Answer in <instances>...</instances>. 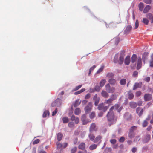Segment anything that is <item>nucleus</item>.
Returning <instances> with one entry per match:
<instances>
[{
	"label": "nucleus",
	"mask_w": 153,
	"mask_h": 153,
	"mask_svg": "<svg viewBox=\"0 0 153 153\" xmlns=\"http://www.w3.org/2000/svg\"><path fill=\"white\" fill-rule=\"evenodd\" d=\"M125 51L123 50L121 51V53H120V56L119 58V60H118V55H116L114 56V62L115 63H118L119 65L122 64L124 62V55Z\"/></svg>",
	"instance_id": "f257e3e1"
},
{
	"label": "nucleus",
	"mask_w": 153,
	"mask_h": 153,
	"mask_svg": "<svg viewBox=\"0 0 153 153\" xmlns=\"http://www.w3.org/2000/svg\"><path fill=\"white\" fill-rule=\"evenodd\" d=\"M107 118V120L109 122H111V123L109 124V126H111L112 124H114L115 123L117 120V118L114 119V113L113 112L110 111L108 112L106 115Z\"/></svg>",
	"instance_id": "f03ea898"
},
{
	"label": "nucleus",
	"mask_w": 153,
	"mask_h": 153,
	"mask_svg": "<svg viewBox=\"0 0 153 153\" xmlns=\"http://www.w3.org/2000/svg\"><path fill=\"white\" fill-rule=\"evenodd\" d=\"M108 108V106H105L103 103L100 104L98 105L97 108L99 110H102L103 112H105Z\"/></svg>",
	"instance_id": "7ed1b4c3"
},
{
	"label": "nucleus",
	"mask_w": 153,
	"mask_h": 153,
	"mask_svg": "<svg viewBox=\"0 0 153 153\" xmlns=\"http://www.w3.org/2000/svg\"><path fill=\"white\" fill-rule=\"evenodd\" d=\"M142 66V59L140 56L137 57V67L136 69L138 70L140 69Z\"/></svg>",
	"instance_id": "20e7f679"
},
{
	"label": "nucleus",
	"mask_w": 153,
	"mask_h": 153,
	"mask_svg": "<svg viewBox=\"0 0 153 153\" xmlns=\"http://www.w3.org/2000/svg\"><path fill=\"white\" fill-rule=\"evenodd\" d=\"M105 89L108 93H113L114 92L115 89L114 87L111 88L109 84H107L105 85Z\"/></svg>",
	"instance_id": "39448f33"
},
{
	"label": "nucleus",
	"mask_w": 153,
	"mask_h": 153,
	"mask_svg": "<svg viewBox=\"0 0 153 153\" xmlns=\"http://www.w3.org/2000/svg\"><path fill=\"white\" fill-rule=\"evenodd\" d=\"M92 105L91 102H89L85 108V112L86 114L89 112L92 109Z\"/></svg>",
	"instance_id": "423d86ee"
},
{
	"label": "nucleus",
	"mask_w": 153,
	"mask_h": 153,
	"mask_svg": "<svg viewBox=\"0 0 153 153\" xmlns=\"http://www.w3.org/2000/svg\"><path fill=\"white\" fill-rule=\"evenodd\" d=\"M151 139V135L149 134H146L144 135L142 139L143 142L144 143L148 142Z\"/></svg>",
	"instance_id": "0eeeda50"
},
{
	"label": "nucleus",
	"mask_w": 153,
	"mask_h": 153,
	"mask_svg": "<svg viewBox=\"0 0 153 153\" xmlns=\"http://www.w3.org/2000/svg\"><path fill=\"white\" fill-rule=\"evenodd\" d=\"M97 128L96 127L95 123H92L89 128V131L90 132H92L93 131H96L97 130Z\"/></svg>",
	"instance_id": "6e6552de"
},
{
	"label": "nucleus",
	"mask_w": 153,
	"mask_h": 153,
	"mask_svg": "<svg viewBox=\"0 0 153 153\" xmlns=\"http://www.w3.org/2000/svg\"><path fill=\"white\" fill-rule=\"evenodd\" d=\"M143 109L140 107H137L136 109V112L138 114L139 117L141 116L143 113Z\"/></svg>",
	"instance_id": "1a4fd4ad"
},
{
	"label": "nucleus",
	"mask_w": 153,
	"mask_h": 153,
	"mask_svg": "<svg viewBox=\"0 0 153 153\" xmlns=\"http://www.w3.org/2000/svg\"><path fill=\"white\" fill-rule=\"evenodd\" d=\"M150 119V116L148 115L146 120H145L142 123V125L143 127H146L148 124V121Z\"/></svg>",
	"instance_id": "9d476101"
},
{
	"label": "nucleus",
	"mask_w": 153,
	"mask_h": 153,
	"mask_svg": "<svg viewBox=\"0 0 153 153\" xmlns=\"http://www.w3.org/2000/svg\"><path fill=\"white\" fill-rule=\"evenodd\" d=\"M78 148L79 149H80L82 150H85V151L87 152L86 150H85L86 149V144L83 142L81 143L78 146Z\"/></svg>",
	"instance_id": "9b49d317"
},
{
	"label": "nucleus",
	"mask_w": 153,
	"mask_h": 153,
	"mask_svg": "<svg viewBox=\"0 0 153 153\" xmlns=\"http://www.w3.org/2000/svg\"><path fill=\"white\" fill-rule=\"evenodd\" d=\"M124 119L127 120H131L132 119L131 115L128 112L126 113L124 115Z\"/></svg>",
	"instance_id": "f8f14e48"
},
{
	"label": "nucleus",
	"mask_w": 153,
	"mask_h": 153,
	"mask_svg": "<svg viewBox=\"0 0 153 153\" xmlns=\"http://www.w3.org/2000/svg\"><path fill=\"white\" fill-rule=\"evenodd\" d=\"M152 98V95L149 94H146L144 96V100L146 101H150L151 100Z\"/></svg>",
	"instance_id": "ddd939ff"
},
{
	"label": "nucleus",
	"mask_w": 153,
	"mask_h": 153,
	"mask_svg": "<svg viewBox=\"0 0 153 153\" xmlns=\"http://www.w3.org/2000/svg\"><path fill=\"white\" fill-rule=\"evenodd\" d=\"M70 120L71 121H74L75 123L76 124H77L79 123V119L78 117H76L74 115H72L71 117Z\"/></svg>",
	"instance_id": "4468645a"
},
{
	"label": "nucleus",
	"mask_w": 153,
	"mask_h": 153,
	"mask_svg": "<svg viewBox=\"0 0 153 153\" xmlns=\"http://www.w3.org/2000/svg\"><path fill=\"white\" fill-rule=\"evenodd\" d=\"M149 53L147 52H144L142 56V59L143 62L145 63V61L148 58V56Z\"/></svg>",
	"instance_id": "2eb2a0df"
},
{
	"label": "nucleus",
	"mask_w": 153,
	"mask_h": 153,
	"mask_svg": "<svg viewBox=\"0 0 153 153\" xmlns=\"http://www.w3.org/2000/svg\"><path fill=\"white\" fill-rule=\"evenodd\" d=\"M132 28V27L131 25H128L127 26L125 30H124V33L126 34H128L131 31Z\"/></svg>",
	"instance_id": "dca6fc26"
},
{
	"label": "nucleus",
	"mask_w": 153,
	"mask_h": 153,
	"mask_svg": "<svg viewBox=\"0 0 153 153\" xmlns=\"http://www.w3.org/2000/svg\"><path fill=\"white\" fill-rule=\"evenodd\" d=\"M130 57L129 56H127L125 58L124 61V63L126 65H129L130 62Z\"/></svg>",
	"instance_id": "f3484780"
},
{
	"label": "nucleus",
	"mask_w": 153,
	"mask_h": 153,
	"mask_svg": "<svg viewBox=\"0 0 153 153\" xmlns=\"http://www.w3.org/2000/svg\"><path fill=\"white\" fill-rule=\"evenodd\" d=\"M120 105L118 104H116L114 106L115 109L117 110V111L119 112H120L123 108L122 107H120Z\"/></svg>",
	"instance_id": "a211bd4d"
},
{
	"label": "nucleus",
	"mask_w": 153,
	"mask_h": 153,
	"mask_svg": "<svg viewBox=\"0 0 153 153\" xmlns=\"http://www.w3.org/2000/svg\"><path fill=\"white\" fill-rule=\"evenodd\" d=\"M142 85V82H139V83H135L134 85L133 88V90H135L137 88H140Z\"/></svg>",
	"instance_id": "6ab92c4d"
},
{
	"label": "nucleus",
	"mask_w": 153,
	"mask_h": 153,
	"mask_svg": "<svg viewBox=\"0 0 153 153\" xmlns=\"http://www.w3.org/2000/svg\"><path fill=\"white\" fill-rule=\"evenodd\" d=\"M101 94L105 98H107L109 97V94L105 91H102L101 93Z\"/></svg>",
	"instance_id": "aec40b11"
},
{
	"label": "nucleus",
	"mask_w": 153,
	"mask_h": 153,
	"mask_svg": "<svg viewBox=\"0 0 153 153\" xmlns=\"http://www.w3.org/2000/svg\"><path fill=\"white\" fill-rule=\"evenodd\" d=\"M97 146V144H92L89 146V149L90 150L92 151L96 149Z\"/></svg>",
	"instance_id": "412c9836"
},
{
	"label": "nucleus",
	"mask_w": 153,
	"mask_h": 153,
	"mask_svg": "<svg viewBox=\"0 0 153 153\" xmlns=\"http://www.w3.org/2000/svg\"><path fill=\"white\" fill-rule=\"evenodd\" d=\"M128 98L129 100H131L133 98L134 95L131 91H129L128 93Z\"/></svg>",
	"instance_id": "4be33fe9"
},
{
	"label": "nucleus",
	"mask_w": 153,
	"mask_h": 153,
	"mask_svg": "<svg viewBox=\"0 0 153 153\" xmlns=\"http://www.w3.org/2000/svg\"><path fill=\"white\" fill-rule=\"evenodd\" d=\"M151 8V7L149 5H146L145 7L144 8L143 12L144 13H148L149 11L150 10Z\"/></svg>",
	"instance_id": "5701e85b"
},
{
	"label": "nucleus",
	"mask_w": 153,
	"mask_h": 153,
	"mask_svg": "<svg viewBox=\"0 0 153 153\" xmlns=\"http://www.w3.org/2000/svg\"><path fill=\"white\" fill-rule=\"evenodd\" d=\"M129 105L131 108H135L137 107V104L134 102H131L129 103Z\"/></svg>",
	"instance_id": "b1692460"
},
{
	"label": "nucleus",
	"mask_w": 153,
	"mask_h": 153,
	"mask_svg": "<svg viewBox=\"0 0 153 153\" xmlns=\"http://www.w3.org/2000/svg\"><path fill=\"white\" fill-rule=\"evenodd\" d=\"M137 56L135 54H133L131 58V61L132 63H134L136 61V59L137 60Z\"/></svg>",
	"instance_id": "393cba45"
},
{
	"label": "nucleus",
	"mask_w": 153,
	"mask_h": 153,
	"mask_svg": "<svg viewBox=\"0 0 153 153\" xmlns=\"http://www.w3.org/2000/svg\"><path fill=\"white\" fill-rule=\"evenodd\" d=\"M63 134L61 133H58L57 134V139L58 141H61L63 137Z\"/></svg>",
	"instance_id": "a878e982"
},
{
	"label": "nucleus",
	"mask_w": 153,
	"mask_h": 153,
	"mask_svg": "<svg viewBox=\"0 0 153 153\" xmlns=\"http://www.w3.org/2000/svg\"><path fill=\"white\" fill-rule=\"evenodd\" d=\"M68 126L70 128L74 129L75 127V124L74 122H70L68 124Z\"/></svg>",
	"instance_id": "bb28decb"
},
{
	"label": "nucleus",
	"mask_w": 153,
	"mask_h": 153,
	"mask_svg": "<svg viewBox=\"0 0 153 153\" xmlns=\"http://www.w3.org/2000/svg\"><path fill=\"white\" fill-rule=\"evenodd\" d=\"M60 100V99L57 98L56 100L52 103L51 105V106L53 107L57 106L58 102Z\"/></svg>",
	"instance_id": "cd10ccee"
},
{
	"label": "nucleus",
	"mask_w": 153,
	"mask_h": 153,
	"mask_svg": "<svg viewBox=\"0 0 153 153\" xmlns=\"http://www.w3.org/2000/svg\"><path fill=\"white\" fill-rule=\"evenodd\" d=\"M151 60L149 61V66L150 67H153V53L152 54L151 56Z\"/></svg>",
	"instance_id": "c85d7f7f"
},
{
	"label": "nucleus",
	"mask_w": 153,
	"mask_h": 153,
	"mask_svg": "<svg viewBox=\"0 0 153 153\" xmlns=\"http://www.w3.org/2000/svg\"><path fill=\"white\" fill-rule=\"evenodd\" d=\"M135 133L132 131H129L128 134V137L130 138H133L135 136Z\"/></svg>",
	"instance_id": "c756f323"
},
{
	"label": "nucleus",
	"mask_w": 153,
	"mask_h": 153,
	"mask_svg": "<svg viewBox=\"0 0 153 153\" xmlns=\"http://www.w3.org/2000/svg\"><path fill=\"white\" fill-rule=\"evenodd\" d=\"M101 138L102 137L100 135H98L95 138L94 142L95 143H97L100 141Z\"/></svg>",
	"instance_id": "7c9ffc66"
},
{
	"label": "nucleus",
	"mask_w": 153,
	"mask_h": 153,
	"mask_svg": "<svg viewBox=\"0 0 153 153\" xmlns=\"http://www.w3.org/2000/svg\"><path fill=\"white\" fill-rule=\"evenodd\" d=\"M62 120L64 123H67L69 121L68 118V117H63V118H62Z\"/></svg>",
	"instance_id": "2f4dec72"
},
{
	"label": "nucleus",
	"mask_w": 153,
	"mask_h": 153,
	"mask_svg": "<svg viewBox=\"0 0 153 153\" xmlns=\"http://www.w3.org/2000/svg\"><path fill=\"white\" fill-rule=\"evenodd\" d=\"M81 112V110L79 108H76L75 110L74 113L76 115H79Z\"/></svg>",
	"instance_id": "473e14b6"
},
{
	"label": "nucleus",
	"mask_w": 153,
	"mask_h": 153,
	"mask_svg": "<svg viewBox=\"0 0 153 153\" xmlns=\"http://www.w3.org/2000/svg\"><path fill=\"white\" fill-rule=\"evenodd\" d=\"M116 80L115 79L111 78L109 79L108 82L111 84L112 85H114L116 83Z\"/></svg>",
	"instance_id": "72a5a7b5"
},
{
	"label": "nucleus",
	"mask_w": 153,
	"mask_h": 153,
	"mask_svg": "<svg viewBox=\"0 0 153 153\" xmlns=\"http://www.w3.org/2000/svg\"><path fill=\"white\" fill-rule=\"evenodd\" d=\"M80 102L79 101V100H76L73 104V105L74 107H76L79 105Z\"/></svg>",
	"instance_id": "f704fd0d"
},
{
	"label": "nucleus",
	"mask_w": 153,
	"mask_h": 153,
	"mask_svg": "<svg viewBox=\"0 0 153 153\" xmlns=\"http://www.w3.org/2000/svg\"><path fill=\"white\" fill-rule=\"evenodd\" d=\"M89 138L90 140L91 141H93L94 140L95 137V136L92 134H90L88 135Z\"/></svg>",
	"instance_id": "c9c22d12"
},
{
	"label": "nucleus",
	"mask_w": 153,
	"mask_h": 153,
	"mask_svg": "<svg viewBox=\"0 0 153 153\" xmlns=\"http://www.w3.org/2000/svg\"><path fill=\"white\" fill-rule=\"evenodd\" d=\"M106 82V80L105 79L102 80L100 83V87H102L105 85Z\"/></svg>",
	"instance_id": "e433bc0d"
},
{
	"label": "nucleus",
	"mask_w": 153,
	"mask_h": 153,
	"mask_svg": "<svg viewBox=\"0 0 153 153\" xmlns=\"http://www.w3.org/2000/svg\"><path fill=\"white\" fill-rule=\"evenodd\" d=\"M137 126H133L130 128L129 130V131H132L133 132H134V131L136 130L137 129Z\"/></svg>",
	"instance_id": "4c0bfd02"
},
{
	"label": "nucleus",
	"mask_w": 153,
	"mask_h": 153,
	"mask_svg": "<svg viewBox=\"0 0 153 153\" xmlns=\"http://www.w3.org/2000/svg\"><path fill=\"white\" fill-rule=\"evenodd\" d=\"M85 89L82 88V89H81V90L75 92L74 94L77 95V94H81V93H82V92L84 91H85Z\"/></svg>",
	"instance_id": "58836bf2"
},
{
	"label": "nucleus",
	"mask_w": 153,
	"mask_h": 153,
	"mask_svg": "<svg viewBox=\"0 0 153 153\" xmlns=\"http://www.w3.org/2000/svg\"><path fill=\"white\" fill-rule=\"evenodd\" d=\"M143 7L144 5L143 3L140 2L139 5V10L140 11H142L143 10Z\"/></svg>",
	"instance_id": "ea45409f"
},
{
	"label": "nucleus",
	"mask_w": 153,
	"mask_h": 153,
	"mask_svg": "<svg viewBox=\"0 0 153 153\" xmlns=\"http://www.w3.org/2000/svg\"><path fill=\"white\" fill-rule=\"evenodd\" d=\"M126 79H121L120 81V83L121 85H124L126 84Z\"/></svg>",
	"instance_id": "a19ab883"
},
{
	"label": "nucleus",
	"mask_w": 153,
	"mask_h": 153,
	"mask_svg": "<svg viewBox=\"0 0 153 153\" xmlns=\"http://www.w3.org/2000/svg\"><path fill=\"white\" fill-rule=\"evenodd\" d=\"M142 22L146 25H147L149 23V21L148 19L146 18H143V19Z\"/></svg>",
	"instance_id": "79ce46f5"
},
{
	"label": "nucleus",
	"mask_w": 153,
	"mask_h": 153,
	"mask_svg": "<svg viewBox=\"0 0 153 153\" xmlns=\"http://www.w3.org/2000/svg\"><path fill=\"white\" fill-rule=\"evenodd\" d=\"M138 74V72L137 71H134L132 74V76L136 78L137 77Z\"/></svg>",
	"instance_id": "37998d69"
},
{
	"label": "nucleus",
	"mask_w": 153,
	"mask_h": 153,
	"mask_svg": "<svg viewBox=\"0 0 153 153\" xmlns=\"http://www.w3.org/2000/svg\"><path fill=\"white\" fill-rule=\"evenodd\" d=\"M49 112L48 111H45L44 112L43 114V117H46L47 115H49Z\"/></svg>",
	"instance_id": "c03bdc74"
},
{
	"label": "nucleus",
	"mask_w": 153,
	"mask_h": 153,
	"mask_svg": "<svg viewBox=\"0 0 153 153\" xmlns=\"http://www.w3.org/2000/svg\"><path fill=\"white\" fill-rule=\"evenodd\" d=\"M77 150V147H74L71 150V153H75Z\"/></svg>",
	"instance_id": "a18cd8bd"
},
{
	"label": "nucleus",
	"mask_w": 153,
	"mask_h": 153,
	"mask_svg": "<svg viewBox=\"0 0 153 153\" xmlns=\"http://www.w3.org/2000/svg\"><path fill=\"white\" fill-rule=\"evenodd\" d=\"M117 98V96L116 95L112 94L111 96V98H110L111 100L112 101L116 100Z\"/></svg>",
	"instance_id": "49530a36"
},
{
	"label": "nucleus",
	"mask_w": 153,
	"mask_h": 153,
	"mask_svg": "<svg viewBox=\"0 0 153 153\" xmlns=\"http://www.w3.org/2000/svg\"><path fill=\"white\" fill-rule=\"evenodd\" d=\"M112 101L109 98L108 100H105V103L107 104H109L112 102Z\"/></svg>",
	"instance_id": "de8ad7c7"
},
{
	"label": "nucleus",
	"mask_w": 153,
	"mask_h": 153,
	"mask_svg": "<svg viewBox=\"0 0 153 153\" xmlns=\"http://www.w3.org/2000/svg\"><path fill=\"white\" fill-rule=\"evenodd\" d=\"M148 16H149V18L151 19V23H153V16H152V15L151 13H149L148 14Z\"/></svg>",
	"instance_id": "09e8293b"
},
{
	"label": "nucleus",
	"mask_w": 153,
	"mask_h": 153,
	"mask_svg": "<svg viewBox=\"0 0 153 153\" xmlns=\"http://www.w3.org/2000/svg\"><path fill=\"white\" fill-rule=\"evenodd\" d=\"M104 67V65L101 66V67L97 71V73H99L101 72L103 69Z\"/></svg>",
	"instance_id": "8fccbe9b"
},
{
	"label": "nucleus",
	"mask_w": 153,
	"mask_h": 153,
	"mask_svg": "<svg viewBox=\"0 0 153 153\" xmlns=\"http://www.w3.org/2000/svg\"><path fill=\"white\" fill-rule=\"evenodd\" d=\"M82 85H80L79 86H76L73 90L74 91H76L78 89H79L80 88L82 87Z\"/></svg>",
	"instance_id": "3c124183"
},
{
	"label": "nucleus",
	"mask_w": 153,
	"mask_h": 153,
	"mask_svg": "<svg viewBox=\"0 0 153 153\" xmlns=\"http://www.w3.org/2000/svg\"><path fill=\"white\" fill-rule=\"evenodd\" d=\"M95 113L94 112H93L90 114L89 117L90 118L93 119L95 117Z\"/></svg>",
	"instance_id": "603ef678"
},
{
	"label": "nucleus",
	"mask_w": 153,
	"mask_h": 153,
	"mask_svg": "<svg viewBox=\"0 0 153 153\" xmlns=\"http://www.w3.org/2000/svg\"><path fill=\"white\" fill-rule=\"evenodd\" d=\"M57 148L59 149L63 147V145L60 143H57Z\"/></svg>",
	"instance_id": "864d4df0"
},
{
	"label": "nucleus",
	"mask_w": 153,
	"mask_h": 153,
	"mask_svg": "<svg viewBox=\"0 0 153 153\" xmlns=\"http://www.w3.org/2000/svg\"><path fill=\"white\" fill-rule=\"evenodd\" d=\"M143 1L144 3L148 4H150L152 2V0H143Z\"/></svg>",
	"instance_id": "5fc2aeb1"
},
{
	"label": "nucleus",
	"mask_w": 153,
	"mask_h": 153,
	"mask_svg": "<svg viewBox=\"0 0 153 153\" xmlns=\"http://www.w3.org/2000/svg\"><path fill=\"white\" fill-rule=\"evenodd\" d=\"M139 26V22L138 20L137 19L136 20L135 24V29H137Z\"/></svg>",
	"instance_id": "6e6d98bb"
},
{
	"label": "nucleus",
	"mask_w": 153,
	"mask_h": 153,
	"mask_svg": "<svg viewBox=\"0 0 153 153\" xmlns=\"http://www.w3.org/2000/svg\"><path fill=\"white\" fill-rule=\"evenodd\" d=\"M100 100V98H97V99L94 100L95 101L94 105L95 106H97L98 105L99 102Z\"/></svg>",
	"instance_id": "4d7b16f0"
},
{
	"label": "nucleus",
	"mask_w": 153,
	"mask_h": 153,
	"mask_svg": "<svg viewBox=\"0 0 153 153\" xmlns=\"http://www.w3.org/2000/svg\"><path fill=\"white\" fill-rule=\"evenodd\" d=\"M86 118V115L85 114H83L81 118V120L82 121H84V120H85Z\"/></svg>",
	"instance_id": "13d9d810"
},
{
	"label": "nucleus",
	"mask_w": 153,
	"mask_h": 153,
	"mask_svg": "<svg viewBox=\"0 0 153 153\" xmlns=\"http://www.w3.org/2000/svg\"><path fill=\"white\" fill-rule=\"evenodd\" d=\"M110 143L112 144H115L116 142V140L115 139H112L110 140Z\"/></svg>",
	"instance_id": "bf43d9fd"
},
{
	"label": "nucleus",
	"mask_w": 153,
	"mask_h": 153,
	"mask_svg": "<svg viewBox=\"0 0 153 153\" xmlns=\"http://www.w3.org/2000/svg\"><path fill=\"white\" fill-rule=\"evenodd\" d=\"M140 136H137L135 137V138L134 139V141H139L140 140Z\"/></svg>",
	"instance_id": "052dcab7"
},
{
	"label": "nucleus",
	"mask_w": 153,
	"mask_h": 153,
	"mask_svg": "<svg viewBox=\"0 0 153 153\" xmlns=\"http://www.w3.org/2000/svg\"><path fill=\"white\" fill-rule=\"evenodd\" d=\"M125 140V138L124 137H122L119 140V141L120 142L122 143Z\"/></svg>",
	"instance_id": "680f3d73"
},
{
	"label": "nucleus",
	"mask_w": 153,
	"mask_h": 153,
	"mask_svg": "<svg viewBox=\"0 0 153 153\" xmlns=\"http://www.w3.org/2000/svg\"><path fill=\"white\" fill-rule=\"evenodd\" d=\"M150 79L149 77L147 76L144 79V80L147 82H149L150 81Z\"/></svg>",
	"instance_id": "e2e57ef3"
},
{
	"label": "nucleus",
	"mask_w": 153,
	"mask_h": 153,
	"mask_svg": "<svg viewBox=\"0 0 153 153\" xmlns=\"http://www.w3.org/2000/svg\"><path fill=\"white\" fill-rule=\"evenodd\" d=\"M39 141H40V140L39 139H36L33 141V144H37L39 142Z\"/></svg>",
	"instance_id": "0e129e2a"
},
{
	"label": "nucleus",
	"mask_w": 153,
	"mask_h": 153,
	"mask_svg": "<svg viewBox=\"0 0 153 153\" xmlns=\"http://www.w3.org/2000/svg\"><path fill=\"white\" fill-rule=\"evenodd\" d=\"M141 94V92L140 91H137L136 93V96L137 97H138L140 96Z\"/></svg>",
	"instance_id": "69168bd1"
},
{
	"label": "nucleus",
	"mask_w": 153,
	"mask_h": 153,
	"mask_svg": "<svg viewBox=\"0 0 153 153\" xmlns=\"http://www.w3.org/2000/svg\"><path fill=\"white\" fill-rule=\"evenodd\" d=\"M100 86H96L95 88V90L97 91H99L100 90Z\"/></svg>",
	"instance_id": "338daca9"
},
{
	"label": "nucleus",
	"mask_w": 153,
	"mask_h": 153,
	"mask_svg": "<svg viewBox=\"0 0 153 153\" xmlns=\"http://www.w3.org/2000/svg\"><path fill=\"white\" fill-rule=\"evenodd\" d=\"M137 150V149L136 147H133L131 149L132 152L133 153H135Z\"/></svg>",
	"instance_id": "774afa93"
}]
</instances>
